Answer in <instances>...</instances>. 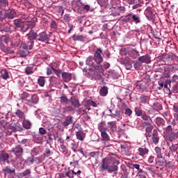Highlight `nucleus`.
Listing matches in <instances>:
<instances>
[{"mask_svg":"<svg viewBox=\"0 0 178 178\" xmlns=\"http://www.w3.org/2000/svg\"><path fill=\"white\" fill-rule=\"evenodd\" d=\"M73 123V116L68 115L65 117V121L62 122L63 126L64 127H67V126H70V124H72Z\"/></svg>","mask_w":178,"mask_h":178,"instance_id":"obj_14","label":"nucleus"},{"mask_svg":"<svg viewBox=\"0 0 178 178\" xmlns=\"http://www.w3.org/2000/svg\"><path fill=\"white\" fill-rule=\"evenodd\" d=\"M19 177L21 178L31 177V169L25 170L22 172L19 173Z\"/></svg>","mask_w":178,"mask_h":178,"instance_id":"obj_18","label":"nucleus"},{"mask_svg":"<svg viewBox=\"0 0 178 178\" xmlns=\"http://www.w3.org/2000/svg\"><path fill=\"white\" fill-rule=\"evenodd\" d=\"M152 140L154 144H158V143H159V138L158 137V132L156 131H154Z\"/></svg>","mask_w":178,"mask_h":178,"instance_id":"obj_26","label":"nucleus"},{"mask_svg":"<svg viewBox=\"0 0 178 178\" xmlns=\"http://www.w3.org/2000/svg\"><path fill=\"white\" fill-rule=\"evenodd\" d=\"M110 112V116H111V118H118L120 119V118H122V115L120 114V112L119 111V110H115V113H112V109H109L108 110Z\"/></svg>","mask_w":178,"mask_h":178,"instance_id":"obj_32","label":"nucleus"},{"mask_svg":"<svg viewBox=\"0 0 178 178\" xmlns=\"http://www.w3.org/2000/svg\"><path fill=\"white\" fill-rule=\"evenodd\" d=\"M135 113L136 116H143V111L138 108H135Z\"/></svg>","mask_w":178,"mask_h":178,"instance_id":"obj_55","label":"nucleus"},{"mask_svg":"<svg viewBox=\"0 0 178 178\" xmlns=\"http://www.w3.org/2000/svg\"><path fill=\"white\" fill-rule=\"evenodd\" d=\"M99 5L101 6H105L108 3V0H97Z\"/></svg>","mask_w":178,"mask_h":178,"instance_id":"obj_60","label":"nucleus"},{"mask_svg":"<svg viewBox=\"0 0 178 178\" xmlns=\"http://www.w3.org/2000/svg\"><path fill=\"white\" fill-rule=\"evenodd\" d=\"M102 74H104V69L102 66L99 65L95 68V80H102Z\"/></svg>","mask_w":178,"mask_h":178,"instance_id":"obj_6","label":"nucleus"},{"mask_svg":"<svg viewBox=\"0 0 178 178\" xmlns=\"http://www.w3.org/2000/svg\"><path fill=\"white\" fill-rule=\"evenodd\" d=\"M1 77L4 79V80H6V79H9V74L6 70H4V74H1Z\"/></svg>","mask_w":178,"mask_h":178,"instance_id":"obj_61","label":"nucleus"},{"mask_svg":"<svg viewBox=\"0 0 178 178\" xmlns=\"http://www.w3.org/2000/svg\"><path fill=\"white\" fill-rule=\"evenodd\" d=\"M25 73L27 74H33V73H34V68L32 67H26L25 69Z\"/></svg>","mask_w":178,"mask_h":178,"instance_id":"obj_47","label":"nucleus"},{"mask_svg":"<svg viewBox=\"0 0 178 178\" xmlns=\"http://www.w3.org/2000/svg\"><path fill=\"white\" fill-rule=\"evenodd\" d=\"M109 162H108V160L106 159H103L102 161L101 165L99 167V172H105V170H108L109 168Z\"/></svg>","mask_w":178,"mask_h":178,"instance_id":"obj_8","label":"nucleus"},{"mask_svg":"<svg viewBox=\"0 0 178 178\" xmlns=\"http://www.w3.org/2000/svg\"><path fill=\"white\" fill-rule=\"evenodd\" d=\"M6 126H8V122L6 120H2L0 121V130H5Z\"/></svg>","mask_w":178,"mask_h":178,"instance_id":"obj_41","label":"nucleus"},{"mask_svg":"<svg viewBox=\"0 0 178 178\" xmlns=\"http://www.w3.org/2000/svg\"><path fill=\"white\" fill-rule=\"evenodd\" d=\"M15 115L18 116L20 119H25L26 115L23 111H21L19 109H17L15 112Z\"/></svg>","mask_w":178,"mask_h":178,"instance_id":"obj_40","label":"nucleus"},{"mask_svg":"<svg viewBox=\"0 0 178 178\" xmlns=\"http://www.w3.org/2000/svg\"><path fill=\"white\" fill-rule=\"evenodd\" d=\"M60 150L61 152H63V154H67V147H66V146H65V145H60Z\"/></svg>","mask_w":178,"mask_h":178,"instance_id":"obj_56","label":"nucleus"},{"mask_svg":"<svg viewBox=\"0 0 178 178\" xmlns=\"http://www.w3.org/2000/svg\"><path fill=\"white\" fill-rule=\"evenodd\" d=\"M115 163L116 164H114V165H108V168L107 170V172L108 173H114V175H118V170H119V167H118V165H119L120 163V162L118 161V160H116L115 161Z\"/></svg>","mask_w":178,"mask_h":178,"instance_id":"obj_7","label":"nucleus"},{"mask_svg":"<svg viewBox=\"0 0 178 178\" xmlns=\"http://www.w3.org/2000/svg\"><path fill=\"white\" fill-rule=\"evenodd\" d=\"M38 83L39 86H40V87H44V86H45V79L44 78V76H40L38 79Z\"/></svg>","mask_w":178,"mask_h":178,"instance_id":"obj_44","label":"nucleus"},{"mask_svg":"<svg viewBox=\"0 0 178 178\" xmlns=\"http://www.w3.org/2000/svg\"><path fill=\"white\" fill-rule=\"evenodd\" d=\"M101 54H102V49L99 48L97 49L94 54V60H95V62L99 65V63H102V62H104V58H102Z\"/></svg>","mask_w":178,"mask_h":178,"instance_id":"obj_5","label":"nucleus"},{"mask_svg":"<svg viewBox=\"0 0 178 178\" xmlns=\"http://www.w3.org/2000/svg\"><path fill=\"white\" fill-rule=\"evenodd\" d=\"M26 162L30 165H33L34 163V156H29L26 159Z\"/></svg>","mask_w":178,"mask_h":178,"instance_id":"obj_52","label":"nucleus"},{"mask_svg":"<svg viewBox=\"0 0 178 178\" xmlns=\"http://www.w3.org/2000/svg\"><path fill=\"white\" fill-rule=\"evenodd\" d=\"M42 161V157H35L33 160V163H35L36 165H40V163H41Z\"/></svg>","mask_w":178,"mask_h":178,"instance_id":"obj_49","label":"nucleus"},{"mask_svg":"<svg viewBox=\"0 0 178 178\" xmlns=\"http://www.w3.org/2000/svg\"><path fill=\"white\" fill-rule=\"evenodd\" d=\"M52 154H54V152L51 151V149L46 148L45 152L43 154L44 158H45V156H49L50 155H52Z\"/></svg>","mask_w":178,"mask_h":178,"instance_id":"obj_51","label":"nucleus"},{"mask_svg":"<svg viewBox=\"0 0 178 178\" xmlns=\"http://www.w3.org/2000/svg\"><path fill=\"white\" fill-rule=\"evenodd\" d=\"M140 99L142 104H147L149 102V97L148 96H142Z\"/></svg>","mask_w":178,"mask_h":178,"instance_id":"obj_46","label":"nucleus"},{"mask_svg":"<svg viewBox=\"0 0 178 178\" xmlns=\"http://www.w3.org/2000/svg\"><path fill=\"white\" fill-rule=\"evenodd\" d=\"M87 105H88V106H93V108H97V103L91 99L87 100Z\"/></svg>","mask_w":178,"mask_h":178,"instance_id":"obj_48","label":"nucleus"},{"mask_svg":"<svg viewBox=\"0 0 178 178\" xmlns=\"http://www.w3.org/2000/svg\"><path fill=\"white\" fill-rule=\"evenodd\" d=\"M52 70L54 72L55 74L58 76V77H60V73H62V70H56L54 67H51Z\"/></svg>","mask_w":178,"mask_h":178,"instance_id":"obj_57","label":"nucleus"},{"mask_svg":"<svg viewBox=\"0 0 178 178\" xmlns=\"http://www.w3.org/2000/svg\"><path fill=\"white\" fill-rule=\"evenodd\" d=\"M33 141L35 143H36V144H42V143H43L42 136H41L40 135H35L33 136Z\"/></svg>","mask_w":178,"mask_h":178,"instance_id":"obj_27","label":"nucleus"},{"mask_svg":"<svg viewBox=\"0 0 178 178\" xmlns=\"http://www.w3.org/2000/svg\"><path fill=\"white\" fill-rule=\"evenodd\" d=\"M156 124L157 126H163L165 124V120L161 117H157L156 118Z\"/></svg>","mask_w":178,"mask_h":178,"instance_id":"obj_37","label":"nucleus"},{"mask_svg":"<svg viewBox=\"0 0 178 178\" xmlns=\"http://www.w3.org/2000/svg\"><path fill=\"white\" fill-rule=\"evenodd\" d=\"M16 16V13L13 10H10L6 13V17L8 19H15V17Z\"/></svg>","mask_w":178,"mask_h":178,"instance_id":"obj_34","label":"nucleus"},{"mask_svg":"<svg viewBox=\"0 0 178 178\" xmlns=\"http://www.w3.org/2000/svg\"><path fill=\"white\" fill-rule=\"evenodd\" d=\"M74 175V170H69L65 173V176H67L69 178H73V175Z\"/></svg>","mask_w":178,"mask_h":178,"instance_id":"obj_53","label":"nucleus"},{"mask_svg":"<svg viewBox=\"0 0 178 178\" xmlns=\"http://www.w3.org/2000/svg\"><path fill=\"white\" fill-rule=\"evenodd\" d=\"M39 133L41 134V136H44V134H47V130H45V129L43 127H40L39 129Z\"/></svg>","mask_w":178,"mask_h":178,"instance_id":"obj_63","label":"nucleus"},{"mask_svg":"<svg viewBox=\"0 0 178 178\" xmlns=\"http://www.w3.org/2000/svg\"><path fill=\"white\" fill-rule=\"evenodd\" d=\"M38 102V97H37L36 95H32L31 99H26V104L27 105H29V106H34Z\"/></svg>","mask_w":178,"mask_h":178,"instance_id":"obj_10","label":"nucleus"},{"mask_svg":"<svg viewBox=\"0 0 178 178\" xmlns=\"http://www.w3.org/2000/svg\"><path fill=\"white\" fill-rule=\"evenodd\" d=\"M72 38L74 41H83V40H84V36H83V35H74L72 36Z\"/></svg>","mask_w":178,"mask_h":178,"instance_id":"obj_43","label":"nucleus"},{"mask_svg":"<svg viewBox=\"0 0 178 178\" xmlns=\"http://www.w3.org/2000/svg\"><path fill=\"white\" fill-rule=\"evenodd\" d=\"M86 65H89V66H92V65H94L92 63V57H88L86 59Z\"/></svg>","mask_w":178,"mask_h":178,"instance_id":"obj_59","label":"nucleus"},{"mask_svg":"<svg viewBox=\"0 0 178 178\" xmlns=\"http://www.w3.org/2000/svg\"><path fill=\"white\" fill-rule=\"evenodd\" d=\"M60 99L62 104H69V99H67V97H66V95L65 94L61 95Z\"/></svg>","mask_w":178,"mask_h":178,"instance_id":"obj_42","label":"nucleus"},{"mask_svg":"<svg viewBox=\"0 0 178 178\" xmlns=\"http://www.w3.org/2000/svg\"><path fill=\"white\" fill-rule=\"evenodd\" d=\"M109 126L110 129L113 132L117 131L118 130V125H116V122L115 121L109 122L107 123Z\"/></svg>","mask_w":178,"mask_h":178,"instance_id":"obj_25","label":"nucleus"},{"mask_svg":"<svg viewBox=\"0 0 178 178\" xmlns=\"http://www.w3.org/2000/svg\"><path fill=\"white\" fill-rule=\"evenodd\" d=\"M23 126L24 129L29 130V129H31V122L29 120H26V118H24L23 122Z\"/></svg>","mask_w":178,"mask_h":178,"instance_id":"obj_35","label":"nucleus"},{"mask_svg":"<svg viewBox=\"0 0 178 178\" xmlns=\"http://www.w3.org/2000/svg\"><path fill=\"white\" fill-rule=\"evenodd\" d=\"M11 152L14 154L17 159H20L23 156V154H24V149L20 145H18L12 148Z\"/></svg>","mask_w":178,"mask_h":178,"instance_id":"obj_3","label":"nucleus"},{"mask_svg":"<svg viewBox=\"0 0 178 178\" xmlns=\"http://www.w3.org/2000/svg\"><path fill=\"white\" fill-rule=\"evenodd\" d=\"M125 115H127L128 116H131V113H133V111L130 108H127L124 112Z\"/></svg>","mask_w":178,"mask_h":178,"instance_id":"obj_64","label":"nucleus"},{"mask_svg":"<svg viewBox=\"0 0 178 178\" xmlns=\"http://www.w3.org/2000/svg\"><path fill=\"white\" fill-rule=\"evenodd\" d=\"M29 97H30V94H29V93L26 92H24L22 94L21 99H26V101H27V98H29Z\"/></svg>","mask_w":178,"mask_h":178,"instance_id":"obj_54","label":"nucleus"},{"mask_svg":"<svg viewBox=\"0 0 178 178\" xmlns=\"http://www.w3.org/2000/svg\"><path fill=\"white\" fill-rule=\"evenodd\" d=\"M7 129H8V130H10V133H16V131H17V129L12 124H9L7 126Z\"/></svg>","mask_w":178,"mask_h":178,"instance_id":"obj_45","label":"nucleus"},{"mask_svg":"<svg viewBox=\"0 0 178 178\" xmlns=\"http://www.w3.org/2000/svg\"><path fill=\"white\" fill-rule=\"evenodd\" d=\"M165 59L167 60H177L178 56L173 53L167 54L165 55Z\"/></svg>","mask_w":178,"mask_h":178,"instance_id":"obj_21","label":"nucleus"},{"mask_svg":"<svg viewBox=\"0 0 178 178\" xmlns=\"http://www.w3.org/2000/svg\"><path fill=\"white\" fill-rule=\"evenodd\" d=\"M3 42H5V44H8V42H10V38L5 35L0 37V49H1V51L6 54H13V51L10 50L9 47H5V44H3Z\"/></svg>","mask_w":178,"mask_h":178,"instance_id":"obj_1","label":"nucleus"},{"mask_svg":"<svg viewBox=\"0 0 178 178\" xmlns=\"http://www.w3.org/2000/svg\"><path fill=\"white\" fill-rule=\"evenodd\" d=\"M106 130V128H102L100 129L101 132V136L104 141H109L111 140V138L109 137V135L105 131Z\"/></svg>","mask_w":178,"mask_h":178,"instance_id":"obj_17","label":"nucleus"},{"mask_svg":"<svg viewBox=\"0 0 178 178\" xmlns=\"http://www.w3.org/2000/svg\"><path fill=\"white\" fill-rule=\"evenodd\" d=\"M99 95H101V97H106V95H108V87H102L99 90Z\"/></svg>","mask_w":178,"mask_h":178,"instance_id":"obj_29","label":"nucleus"},{"mask_svg":"<svg viewBox=\"0 0 178 178\" xmlns=\"http://www.w3.org/2000/svg\"><path fill=\"white\" fill-rule=\"evenodd\" d=\"M123 65H124L127 70H130L133 67L131 65V60L129 57H126L122 61Z\"/></svg>","mask_w":178,"mask_h":178,"instance_id":"obj_15","label":"nucleus"},{"mask_svg":"<svg viewBox=\"0 0 178 178\" xmlns=\"http://www.w3.org/2000/svg\"><path fill=\"white\" fill-rule=\"evenodd\" d=\"M147 17H154V12H152V8L151 7H147L145 10Z\"/></svg>","mask_w":178,"mask_h":178,"instance_id":"obj_36","label":"nucleus"},{"mask_svg":"<svg viewBox=\"0 0 178 178\" xmlns=\"http://www.w3.org/2000/svg\"><path fill=\"white\" fill-rule=\"evenodd\" d=\"M122 22H124V23H132V14L129 13L127 15H126L122 19Z\"/></svg>","mask_w":178,"mask_h":178,"instance_id":"obj_33","label":"nucleus"},{"mask_svg":"<svg viewBox=\"0 0 178 178\" xmlns=\"http://www.w3.org/2000/svg\"><path fill=\"white\" fill-rule=\"evenodd\" d=\"M154 129V126L152 125H147V127H146V134L145 136L146 137H152V130Z\"/></svg>","mask_w":178,"mask_h":178,"instance_id":"obj_24","label":"nucleus"},{"mask_svg":"<svg viewBox=\"0 0 178 178\" xmlns=\"http://www.w3.org/2000/svg\"><path fill=\"white\" fill-rule=\"evenodd\" d=\"M32 156H37L38 154H40V147H34L32 151Z\"/></svg>","mask_w":178,"mask_h":178,"instance_id":"obj_50","label":"nucleus"},{"mask_svg":"<svg viewBox=\"0 0 178 178\" xmlns=\"http://www.w3.org/2000/svg\"><path fill=\"white\" fill-rule=\"evenodd\" d=\"M133 22L136 23V24H138V23H140L141 20L140 19V17L137 15L132 14V23Z\"/></svg>","mask_w":178,"mask_h":178,"instance_id":"obj_39","label":"nucleus"},{"mask_svg":"<svg viewBox=\"0 0 178 178\" xmlns=\"http://www.w3.org/2000/svg\"><path fill=\"white\" fill-rule=\"evenodd\" d=\"M138 152H139V155H140V156H144V155H147V154H148V152H149V150L147 148H143V147H140L138 149Z\"/></svg>","mask_w":178,"mask_h":178,"instance_id":"obj_31","label":"nucleus"},{"mask_svg":"<svg viewBox=\"0 0 178 178\" xmlns=\"http://www.w3.org/2000/svg\"><path fill=\"white\" fill-rule=\"evenodd\" d=\"M38 41H42V42H49V36L47 34V32H42L39 34Z\"/></svg>","mask_w":178,"mask_h":178,"instance_id":"obj_11","label":"nucleus"},{"mask_svg":"<svg viewBox=\"0 0 178 178\" xmlns=\"http://www.w3.org/2000/svg\"><path fill=\"white\" fill-rule=\"evenodd\" d=\"M29 40L30 41H33L37 38V33L34 32V31L31 30L29 33L27 34Z\"/></svg>","mask_w":178,"mask_h":178,"instance_id":"obj_30","label":"nucleus"},{"mask_svg":"<svg viewBox=\"0 0 178 178\" xmlns=\"http://www.w3.org/2000/svg\"><path fill=\"white\" fill-rule=\"evenodd\" d=\"M70 101L72 106H74V108H80V106H81L80 102L76 98L71 97Z\"/></svg>","mask_w":178,"mask_h":178,"instance_id":"obj_22","label":"nucleus"},{"mask_svg":"<svg viewBox=\"0 0 178 178\" xmlns=\"http://www.w3.org/2000/svg\"><path fill=\"white\" fill-rule=\"evenodd\" d=\"M142 119L144 120V124L145 126H151L152 125V119H151V117L147 114H143L142 115Z\"/></svg>","mask_w":178,"mask_h":178,"instance_id":"obj_13","label":"nucleus"},{"mask_svg":"<svg viewBox=\"0 0 178 178\" xmlns=\"http://www.w3.org/2000/svg\"><path fill=\"white\" fill-rule=\"evenodd\" d=\"M165 134L168 141L172 142L175 141V140H177V138L176 136V132L173 131V127H172L171 125H168L165 128Z\"/></svg>","mask_w":178,"mask_h":178,"instance_id":"obj_2","label":"nucleus"},{"mask_svg":"<svg viewBox=\"0 0 178 178\" xmlns=\"http://www.w3.org/2000/svg\"><path fill=\"white\" fill-rule=\"evenodd\" d=\"M172 91L175 94H177L178 93V85H174L172 88Z\"/></svg>","mask_w":178,"mask_h":178,"instance_id":"obj_62","label":"nucleus"},{"mask_svg":"<svg viewBox=\"0 0 178 178\" xmlns=\"http://www.w3.org/2000/svg\"><path fill=\"white\" fill-rule=\"evenodd\" d=\"M154 151L156 152V155L159 159H162L163 158V156H162V149L159 147H156L154 148Z\"/></svg>","mask_w":178,"mask_h":178,"instance_id":"obj_28","label":"nucleus"},{"mask_svg":"<svg viewBox=\"0 0 178 178\" xmlns=\"http://www.w3.org/2000/svg\"><path fill=\"white\" fill-rule=\"evenodd\" d=\"M14 26L15 27V29H20V30L23 32V33H26V23L24 22H23L22 19H17L14 20Z\"/></svg>","mask_w":178,"mask_h":178,"instance_id":"obj_4","label":"nucleus"},{"mask_svg":"<svg viewBox=\"0 0 178 178\" xmlns=\"http://www.w3.org/2000/svg\"><path fill=\"white\" fill-rule=\"evenodd\" d=\"M76 138L80 141H84V134H83V131H79L76 132Z\"/></svg>","mask_w":178,"mask_h":178,"instance_id":"obj_38","label":"nucleus"},{"mask_svg":"<svg viewBox=\"0 0 178 178\" xmlns=\"http://www.w3.org/2000/svg\"><path fill=\"white\" fill-rule=\"evenodd\" d=\"M138 60L140 62V63H151V56L148 54H145V56H140Z\"/></svg>","mask_w":178,"mask_h":178,"instance_id":"obj_12","label":"nucleus"},{"mask_svg":"<svg viewBox=\"0 0 178 178\" xmlns=\"http://www.w3.org/2000/svg\"><path fill=\"white\" fill-rule=\"evenodd\" d=\"M0 31L1 33H10V25L8 23L3 24L0 27Z\"/></svg>","mask_w":178,"mask_h":178,"instance_id":"obj_20","label":"nucleus"},{"mask_svg":"<svg viewBox=\"0 0 178 178\" xmlns=\"http://www.w3.org/2000/svg\"><path fill=\"white\" fill-rule=\"evenodd\" d=\"M9 154L5 152H0V162H6V163H10V161H9Z\"/></svg>","mask_w":178,"mask_h":178,"instance_id":"obj_9","label":"nucleus"},{"mask_svg":"<svg viewBox=\"0 0 178 178\" xmlns=\"http://www.w3.org/2000/svg\"><path fill=\"white\" fill-rule=\"evenodd\" d=\"M62 79L65 83H69L72 80V73L70 72H63Z\"/></svg>","mask_w":178,"mask_h":178,"instance_id":"obj_16","label":"nucleus"},{"mask_svg":"<svg viewBox=\"0 0 178 178\" xmlns=\"http://www.w3.org/2000/svg\"><path fill=\"white\" fill-rule=\"evenodd\" d=\"M3 172L5 176H6V175H15L16 170L11 169L9 168V166H6L4 169H3Z\"/></svg>","mask_w":178,"mask_h":178,"instance_id":"obj_23","label":"nucleus"},{"mask_svg":"<svg viewBox=\"0 0 178 178\" xmlns=\"http://www.w3.org/2000/svg\"><path fill=\"white\" fill-rule=\"evenodd\" d=\"M35 27V22L28 21L25 22V33L29 30V29H31V30H33Z\"/></svg>","mask_w":178,"mask_h":178,"instance_id":"obj_19","label":"nucleus"},{"mask_svg":"<svg viewBox=\"0 0 178 178\" xmlns=\"http://www.w3.org/2000/svg\"><path fill=\"white\" fill-rule=\"evenodd\" d=\"M136 87H137L138 90H144V83H143L141 82H138L136 83Z\"/></svg>","mask_w":178,"mask_h":178,"instance_id":"obj_58","label":"nucleus"}]
</instances>
